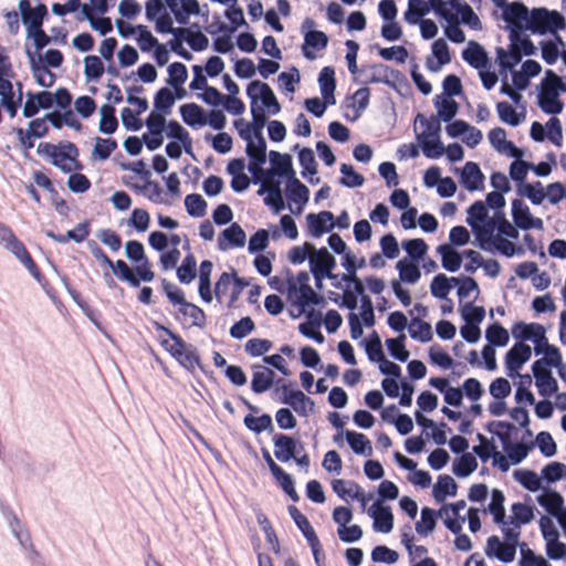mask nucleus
Here are the masks:
<instances>
[{
	"label": "nucleus",
	"mask_w": 566,
	"mask_h": 566,
	"mask_svg": "<svg viewBox=\"0 0 566 566\" xmlns=\"http://www.w3.org/2000/svg\"><path fill=\"white\" fill-rule=\"evenodd\" d=\"M396 268L399 271L398 281L415 284L421 276L418 265L406 259L398 261Z\"/></svg>",
	"instance_id": "nucleus-51"
},
{
	"label": "nucleus",
	"mask_w": 566,
	"mask_h": 566,
	"mask_svg": "<svg viewBox=\"0 0 566 566\" xmlns=\"http://www.w3.org/2000/svg\"><path fill=\"white\" fill-rule=\"evenodd\" d=\"M1 106L9 113L10 117L13 118L17 115L18 108L22 102V93L20 92L18 97H14L13 85L8 86L3 91H0Z\"/></svg>",
	"instance_id": "nucleus-54"
},
{
	"label": "nucleus",
	"mask_w": 566,
	"mask_h": 566,
	"mask_svg": "<svg viewBox=\"0 0 566 566\" xmlns=\"http://www.w3.org/2000/svg\"><path fill=\"white\" fill-rule=\"evenodd\" d=\"M113 269L114 273L123 281H126L129 285L134 287H138L140 285L142 279L136 274V271H133L125 261L117 260L116 262H113V266H109Z\"/></svg>",
	"instance_id": "nucleus-55"
},
{
	"label": "nucleus",
	"mask_w": 566,
	"mask_h": 566,
	"mask_svg": "<svg viewBox=\"0 0 566 566\" xmlns=\"http://www.w3.org/2000/svg\"><path fill=\"white\" fill-rule=\"evenodd\" d=\"M497 220L495 218L486 219L484 222L479 224H474L471 222V228L475 233L476 240L479 241V245L483 250H490V245L493 242L494 238L493 232L496 228Z\"/></svg>",
	"instance_id": "nucleus-28"
},
{
	"label": "nucleus",
	"mask_w": 566,
	"mask_h": 566,
	"mask_svg": "<svg viewBox=\"0 0 566 566\" xmlns=\"http://www.w3.org/2000/svg\"><path fill=\"white\" fill-rule=\"evenodd\" d=\"M168 84L175 87L176 90L186 82L188 77V71L185 64L180 62H174L168 66Z\"/></svg>",
	"instance_id": "nucleus-64"
},
{
	"label": "nucleus",
	"mask_w": 566,
	"mask_h": 566,
	"mask_svg": "<svg viewBox=\"0 0 566 566\" xmlns=\"http://www.w3.org/2000/svg\"><path fill=\"white\" fill-rule=\"evenodd\" d=\"M179 313L190 318V326L203 328L207 324V316L202 308L190 302L179 307Z\"/></svg>",
	"instance_id": "nucleus-47"
},
{
	"label": "nucleus",
	"mask_w": 566,
	"mask_h": 566,
	"mask_svg": "<svg viewBox=\"0 0 566 566\" xmlns=\"http://www.w3.org/2000/svg\"><path fill=\"white\" fill-rule=\"evenodd\" d=\"M410 337L421 343L432 339L431 325L418 317H413L409 324Z\"/></svg>",
	"instance_id": "nucleus-48"
},
{
	"label": "nucleus",
	"mask_w": 566,
	"mask_h": 566,
	"mask_svg": "<svg viewBox=\"0 0 566 566\" xmlns=\"http://www.w3.org/2000/svg\"><path fill=\"white\" fill-rule=\"evenodd\" d=\"M496 55L499 65L503 71L513 69L522 60L521 48L516 41L511 43L509 52L503 48H497Z\"/></svg>",
	"instance_id": "nucleus-34"
},
{
	"label": "nucleus",
	"mask_w": 566,
	"mask_h": 566,
	"mask_svg": "<svg viewBox=\"0 0 566 566\" xmlns=\"http://www.w3.org/2000/svg\"><path fill=\"white\" fill-rule=\"evenodd\" d=\"M511 523L524 525L528 524L534 518L533 507L527 504L521 502L514 503L511 507Z\"/></svg>",
	"instance_id": "nucleus-61"
},
{
	"label": "nucleus",
	"mask_w": 566,
	"mask_h": 566,
	"mask_svg": "<svg viewBox=\"0 0 566 566\" xmlns=\"http://www.w3.org/2000/svg\"><path fill=\"white\" fill-rule=\"evenodd\" d=\"M421 149L423 151V155L427 158L437 159L440 158L444 154V146L439 139V136L437 137H428V138H421L418 139Z\"/></svg>",
	"instance_id": "nucleus-58"
},
{
	"label": "nucleus",
	"mask_w": 566,
	"mask_h": 566,
	"mask_svg": "<svg viewBox=\"0 0 566 566\" xmlns=\"http://www.w3.org/2000/svg\"><path fill=\"white\" fill-rule=\"evenodd\" d=\"M269 156L272 164V169L270 171L279 176L294 177L290 155L271 150Z\"/></svg>",
	"instance_id": "nucleus-39"
},
{
	"label": "nucleus",
	"mask_w": 566,
	"mask_h": 566,
	"mask_svg": "<svg viewBox=\"0 0 566 566\" xmlns=\"http://www.w3.org/2000/svg\"><path fill=\"white\" fill-rule=\"evenodd\" d=\"M478 468V461L473 454L464 452L453 463V473L459 478H467Z\"/></svg>",
	"instance_id": "nucleus-46"
},
{
	"label": "nucleus",
	"mask_w": 566,
	"mask_h": 566,
	"mask_svg": "<svg viewBox=\"0 0 566 566\" xmlns=\"http://www.w3.org/2000/svg\"><path fill=\"white\" fill-rule=\"evenodd\" d=\"M443 514H448V507H441L439 511L422 507L421 518L416 523V532L422 537L428 536L436 528L437 517H443Z\"/></svg>",
	"instance_id": "nucleus-23"
},
{
	"label": "nucleus",
	"mask_w": 566,
	"mask_h": 566,
	"mask_svg": "<svg viewBox=\"0 0 566 566\" xmlns=\"http://www.w3.org/2000/svg\"><path fill=\"white\" fill-rule=\"evenodd\" d=\"M286 195L290 201L300 205L297 213L302 211V207L308 201L310 191L295 176L289 178Z\"/></svg>",
	"instance_id": "nucleus-31"
},
{
	"label": "nucleus",
	"mask_w": 566,
	"mask_h": 566,
	"mask_svg": "<svg viewBox=\"0 0 566 566\" xmlns=\"http://www.w3.org/2000/svg\"><path fill=\"white\" fill-rule=\"evenodd\" d=\"M430 10L434 11L432 0H408V9L405 12V20L410 24H418Z\"/></svg>",
	"instance_id": "nucleus-30"
},
{
	"label": "nucleus",
	"mask_w": 566,
	"mask_h": 566,
	"mask_svg": "<svg viewBox=\"0 0 566 566\" xmlns=\"http://www.w3.org/2000/svg\"><path fill=\"white\" fill-rule=\"evenodd\" d=\"M99 132L103 134H113L118 127V120L115 116V108L109 104H104L101 109Z\"/></svg>",
	"instance_id": "nucleus-43"
},
{
	"label": "nucleus",
	"mask_w": 566,
	"mask_h": 566,
	"mask_svg": "<svg viewBox=\"0 0 566 566\" xmlns=\"http://www.w3.org/2000/svg\"><path fill=\"white\" fill-rule=\"evenodd\" d=\"M247 94L251 98L253 105L258 99H261L263 106L270 114H277L281 111V105L275 97L272 88L263 82L253 81L248 85Z\"/></svg>",
	"instance_id": "nucleus-8"
},
{
	"label": "nucleus",
	"mask_w": 566,
	"mask_h": 566,
	"mask_svg": "<svg viewBox=\"0 0 566 566\" xmlns=\"http://www.w3.org/2000/svg\"><path fill=\"white\" fill-rule=\"evenodd\" d=\"M346 440L355 453L365 455L371 454V443L364 433L346 431Z\"/></svg>",
	"instance_id": "nucleus-42"
},
{
	"label": "nucleus",
	"mask_w": 566,
	"mask_h": 566,
	"mask_svg": "<svg viewBox=\"0 0 566 566\" xmlns=\"http://www.w3.org/2000/svg\"><path fill=\"white\" fill-rule=\"evenodd\" d=\"M243 422L249 430L255 433H261L262 431L273 429L272 418L268 413H263L260 417L247 415L243 419Z\"/></svg>",
	"instance_id": "nucleus-59"
},
{
	"label": "nucleus",
	"mask_w": 566,
	"mask_h": 566,
	"mask_svg": "<svg viewBox=\"0 0 566 566\" xmlns=\"http://www.w3.org/2000/svg\"><path fill=\"white\" fill-rule=\"evenodd\" d=\"M126 256L138 263L135 268L136 274L144 282H151L155 279V273L151 270V264L145 255V249L142 242L136 240L127 241L125 244Z\"/></svg>",
	"instance_id": "nucleus-7"
},
{
	"label": "nucleus",
	"mask_w": 566,
	"mask_h": 566,
	"mask_svg": "<svg viewBox=\"0 0 566 566\" xmlns=\"http://www.w3.org/2000/svg\"><path fill=\"white\" fill-rule=\"evenodd\" d=\"M374 518V528L381 533H389L394 528V515L389 506L375 503L368 511Z\"/></svg>",
	"instance_id": "nucleus-21"
},
{
	"label": "nucleus",
	"mask_w": 566,
	"mask_h": 566,
	"mask_svg": "<svg viewBox=\"0 0 566 566\" xmlns=\"http://www.w3.org/2000/svg\"><path fill=\"white\" fill-rule=\"evenodd\" d=\"M441 255V264L449 272H457L462 263V255L451 245L441 244L437 249Z\"/></svg>",
	"instance_id": "nucleus-36"
},
{
	"label": "nucleus",
	"mask_w": 566,
	"mask_h": 566,
	"mask_svg": "<svg viewBox=\"0 0 566 566\" xmlns=\"http://www.w3.org/2000/svg\"><path fill=\"white\" fill-rule=\"evenodd\" d=\"M512 217L515 226L522 230L543 228L542 219L533 218L530 208L521 199H514L512 201Z\"/></svg>",
	"instance_id": "nucleus-13"
},
{
	"label": "nucleus",
	"mask_w": 566,
	"mask_h": 566,
	"mask_svg": "<svg viewBox=\"0 0 566 566\" xmlns=\"http://www.w3.org/2000/svg\"><path fill=\"white\" fill-rule=\"evenodd\" d=\"M117 148V142L113 138H95V145L92 150V158L104 161L109 158Z\"/></svg>",
	"instance_id": "nucleus-49"
},
{
	"label": "nucleus",
	"mask_w": 566,
	"mask_h": 566,
	"mask_svg": "<svg viewBox=\"0 0 566 566\" xmlns=\"http://www.w3.org/2000/svg\"><path fill=\"white\" fill-rule=\"evenodd\" d=\"M241 138L247 140V155L250 161L265 163L266 143L263 136H252L250 128H243L239 132Z\"/></svg>",
	"instance_id": "nucleus-16"
},
{
	"label": "nucleus",
	"mask_w": 566,
	"mask_h": 566,
	"mask_svg": "<svg viewBox=\"0 0 566 566\" xmlns=\"http://www.w3.org/2000/svg\"><path fill=\"white\" fill-rule=\"evenodd\" d=\"M504 18L509 23L522 28L521 22H528L530 11L523 3L513 2L504 11Z\"/></svg>",
	"instance_id": "nucleus-45"
},
{
	"label": "nucleus",
	"mask_w": 566,
	"mask_h": 566,
	"mask_svg": "<svg viewBox=\"0 0 566 566\" xmlns=\"http://www.w3.org/2000/svg\"><path fill=\"white\" fill-rule=\"evenodd\" d=\"M282 402L290 405L300 416H306L314 408V401L301 390L290 391Z\"/></svg>",
	"instance_id": "nucleus-29"
},
{
	"label": "nucleus",
	"mask_w": 566,
	"mask_h": 566,
	"mask_svg": "<svg viewBox=\"0 0 566 566\" xmlns=\"http://www.w3.org/2000/svg\"><path fill=\"white\" fill-rule=\"evenodd\" d=\"M432 53L438 60L436 64L430 57L427 60V67L432 72H438L442 65H446L451 61L449 46L443 39H438L433 42Z\"/></svg>",
	"instance_id": "nucleus-35"
},
{
	"label": "nucleus",
	"mask_w": 566,
	"mask_h": 566,
	"mask_svg": "<svg viewBox=\"0 0 566 566\" xmlns=\"http://www.w3.org/2000/svg\"><path fill=\"white\" fill-rule=\"evenodd\" d=\"M38 151L48 156L51 159V164L65 174L83 169V164L78 159L80 150L74 143L61 142L57 145L42 143L39 145Z\"/></svg>",
	"instance_id": "nucleus-2"
},
{
	"label": "nucleus",
	"mask_w": 566,
	"mask_h": 566,
	"mask_svg": "<svg viewBox=\"0 0 566 566\" xmlns=\"http://www.w3.org/2000/svg\"><path fill=\"white\" fill-rule=\"evenodd\" d=\"M165 2L180 24H186L191 14L200 12L197 0H165Z\"/></svg>",
	"instance_id": "nucleus-19"
},
{
	"label": "nucleus",
	"mask_w": 566,
	"mask_h": 566,
	"mask_svg": "<svg viewBox=\"0 0 566 566\" xmlns=\"http://www.w3.org/2000/svg\"><path fill=\"white\" fill-rule=\"evenodd\" d=\"M156 328L163 331L168 338L159 336L161 347L168 352L184 368L189 371H195L200 367V356L196 347L187 344L180 335L166 328L161 324H156Z\"/></svg>",
	"instance_id": "nucleus-1"
},
{
	"label": "nucleus",
	"mask_w": 566,
	"mask_h": 566,
	"mask_svg": "<svg viewBox=\"0 0 566 566\" xmlns=\"http://www.w3.org/2000/svg\"><path fill=\"white\" fill-rule=\"evenodd\" d=\"M29 61H30V67L32 71V74L35 78V82L43 87H52L56 81V76L53 72L49 70L48 66L41 64V59L39 61L35 60L34 54L27 51Z\"/></svg>",
	"instance_id": "nucleus-25"
},
{
	"label": "nucleus",
	"mask_w": 566,
	"mask_h": 566,
	"mask_svg": "<svg viewBox=\"0 0 566 566\" xmlns=\"http://www.w3.org/2000/svg\"><path fill=\"white\" fill-rule=\"evenodd\" d=\"M185 206L188 214L191 217L200 218L206 214L207 202L200 195L191 193L186 196Z\"/></svg>",
	"instance_id": "nucleus-62"
},
{
	"label": "nucleus",
	"mask_w": 566,
	"mask_h": 566,
	"mask_svg": "<svg viewBox=\"0 0 566 566\" xmlns=\"http://www.w3.org/2000/svg\"><path fill=\"white\" fill-rule=\"evenodd\" d=\"M446 2L454 10L453 14H457L458 19L460 18L459 22L461 21L473 30L482 28L479 17L465 0H448Z\"/></svg>",
	"instance_id": "nucleus-20"
},
{
	"label": "nucleus",
	"mask_w": 566,
	"mask_h": 566,
	"mask_svg": "<svg viewBox=\"0 0 566 566\" xmlns=\"http://www.w3.org/2000/svg\"><path fill=\"white\" fill-rule=\"evenodd\" d=\"M560 92H566V84L554 71L547 70L542 80L539 93L559 94Z\"/></svg>",
	"instance_id": "nucleus-50"
},
{
	"label": "nucleus",
	"mask_w": 566,
	"mask_h": 566,
	"mask_svg": "<svg viewBox=\"0 0 566 566\" xmlns=\"http://www.w3.org/2000/svg\"><path fill=\"white\" fill-rule=\"evenodd\" d=\"M434 12L443 18L448 22L446 28V35L454 43H462L465 41V35L462 29L459 27V19L457 14H453L451 10L447 8L444 0H432Z\"/></svg>",
	"instance_id": "nucleus-9"
},
{
	"label": "nucleus",
	"mask_w": 566,
	"mask_h": 566,
	"mask_svg": "<svg viewBox=\"0 0 566 566\" xmlns=\"http://www.w3.org/2000/svg\"><path fill=\"white\" fill-rule=\"evenodd\" d=\"M505 496L499 489H493L491 493V502L489 504V512L493 515V520L496 524L504 523L505 509H504Z\"/></svg>",
	"instance_id": "nucleus-52"
},
{
	"label": "nucleus",
	"mask_w": 566,
	"mask_h": 566,
	"mask_svg": "<svg viewBox=\"0 0 566 566\" xmlns=\"http://www.w3.org/2000/svg\"><path fill=\"white\" fill-rule=\"evenodd\" d=\"M548 15V10L545 8L533 9L530 12V18L527 22V28L533 32L545 33L546 32V20Z\"/></svg>",
	"instance_id": "nucleus-63"
},
{
	"label": "nucleus",
	"mask_w": 566,
	"mask_h": 566,
	"mask_svg": "<svg viewBox=\"0 0 566 566\" xmlns=\"http://www.w3.org/2000/svg\"><path fill=\"white\" fill-rule=\"evenodd\" d=\"M485 337L492 347L505 346L510 339L509 332L500 323L491 324L485 331Z\"/></svg>",
	"instance_id": "nucleus-56"
},
{
	"label": "nucleus",
	"mask_w": 566,
	"mask_h": 566,
	"mask_svg": "<svg viewBox=\"0 0 566 566\" xmlns=\"http://www.w3.org/2000/svg\"><path fill=\"white\" fill-rule=\"evenodd\" d=\"M512 335L520 342L531 340L534 343L536 355L543 354V346L546 345V329L538 323L517 322L512 327Z\"/></svg>",
	"instance_id": "nucleus-6"
},
{
	"label": "nucleus",
	"mask_w": 566,
	"mask_h": 566,
	"mask_svg": "<svg viewBox=\"0 0 566 566\" xmlns=\"http://www.w3.org/2000/svg\"><path fill=\"white\" fill-rule=\"evenodd\" d=\"M538 104L546 114H559L563 111L564 103L559 99V94H538Z\"/></svg>",
	"instance_id": "nucleus-57"
},
{
	"label": "nucleus",
	"mask_w": 566,
	"mask_h": 566,
	"mask_svg": "<svg viewBox=\"0 0 566 566\" xmlns=\"http://www.w3.org/2000/svg\"><path fill=\"white\" fill-rule=\"evenodd\" d=\"M245 232L242 227L233 222L224 229L218 237V249L228 251L235 248H243L245 244Z\"/></svg>",
	"instance_id": "nucleus-14"
},
{
	"label": "nucleus",
	"mask_w": 566,
	"mask_h": 566,
	"mask_svg": "<svg viewBox=\"0 0 566 566\" xmlns=\"http://www.w3.org/2000/svg\"><path fill=\"white\" fill-rule=\"evenodd\" d=\"M308 233L314 238L322 237L334 227V214L331 211H321L319 213H308L306 216Z\"/></svg>",
	"instance_id": "nucleus-17"
},
{
	"label": "nucleus",
	"mask_w": 566,
	"mask_h": 566,
	"mask_svg": "<svg viewBox=\"0 0 566 566\" xmlns=\"http://www.w3.org/2000/svg\"><path fill=\"white\" fill-rule=\"evenodd\" d=\"M485 554L489 557H496L503 563H511L515 558L516 546L513 543L502 542L496 535H492L486 541Z\"/></svg>",
	"instance_id": "nucleus-15"
},
{
	"label": "nucleus",
	"mask_w": 566,
	"mask_h": 566,
	"mask_svg": "<svg viewBox=\"0 0 566 566\" xmlns=\"http://www.w3.org/2000/svg\"><path fill=\"white\" fill-rule=\"evenodd\" d=\"M484 176L478 164L468 161L461 174V184L469 191H475L482 188Z\"/></svg>",
	"instance_id": "nucleus-26"
},
{
	"label": "nucleus",
	"mask_w": 566,
	"mask_h": 566,
	"mask_svg": "<svg viewBox=\"0 0 566 566\" xmlns=\"http://www.w3.org/2000/svg\"><path fill=\"white\" fill-rule=\"evenodd\" d=\"M287 296L295 305L305 312L310 305H325V298L317 294L310 285V274L301 271L296 275V280H289Z\"/></svg>",
	"instance_id": "nucleus-4"
},
{
	"label": "nucleus",
	"mask_w": 566,
	"mask_h": 566,
	"mask_svg": "<svg viewBox=\"0 0 566 566\" xmlns=\"http://www.w3.org/2000/svg\"><path fill=\"white\" fill-rule=\"evenodd\" d=\"M308 263L310 270L317 283L324 279L334 280L337 277L333 274V270L336 268V260L326 248H314Z\"/></svg>",
	"instance_id": "nucleus-5"
},
{
	"label": "nucleus",
	"mask_w": 566,
	"mask_h": 566,
	"mask_svg": "<svg viewBox=\"0 0 566 566\" xmlns=\"http://www.w3.org/2000/svg\"><path fill=\"white\" fill-rule=\"evenodd\" d=\"M289 513L296 526L300 528L306 541L316 544V533L311 525L308 518L294 505L289 506Z\"/></svg>",
	"instance_id": "nucleus-38"
},
{
	"label": "nucleus",
	"mask_w": 566,
	"mask_h": 566,
	"mask_svg": "<svg viewBox=\"0 0 566 566\" xmlns=\"http://www.w3.org/2000/svg\"><path fill=\"white\" fill-rule=\"evenodd\" d=\"M45 122H46V119L44 116L43 118L32 119L29 123L28 130H24L23 128H17L15 133H17L21 144H25V139H31L33 137H36V138L44 137L49 132V128H48Z\"/></svg>",
	"instance_id": "nucleus-37"
},
{
	"label": "nucleus",
	"mask_w": 566,
	"mask_h": 566,
	"mask_svg": "<svg viewBox=\"0 0 566 566\" xmlns=\"http://www.w3.org/2000/svg\"><path fill=\"white\" fill-rule=\"evenodd\" d=\"M0 244L10 251L29 271L33 279L43 287L48 284L46 277L40 271L21 240L7 224L0 221Z\"/></svg>",
	"instance_id": "nucleus-3"
},
{
	"label": "nucleus",
	"mask_w": 566,
	"mask_h": 566,
	"mask_svg": "<svg viewBox=\"0 0 566 566\" xmlns=\"http://www.w3.org/2000/svg\"><path fill=\"white\" fill-rule=\"evenodd\" d=\"M197 275V260L192 253L187 254L177 268V277L184 284H189Z\"/></svg>",
	"instance_id": "nucleus-41"
},
{
	"label": "nucleus",
	"mask_w": 566,
	"mask_h": 566,
	"mask_svg": "<svg viewBox=\"0 0 566 566\" xmlns=\"http://www.w3.org/2000/svg\"><path fill=\"white\" fill-rule=\"evenodd\" d=\"M532 356V348L530 345L517 342L505 355V366L507 375L514 377L518 375V370L522 366L530 360Z\"/></svg>",
	"instance_id": "nucleus-11"
},
{
	"label": "nucleus",
	"mask_w": 566,
	"mask_h": 566,
	"mask_svg": "<svg viewBox=\"0 0 566 566\" xmlns=\"http://www.w3.org/2000/svg\"><path fill=\"white\" fill-rule=\"evenodd\" d=\"M532 371L535 378V385L541 396L551 397L557 392V380L553 377L552 371L547 367H542L538 361H534L532 365Z\"/></svg>",
	"instance_id": "nucleus-12"
},
{
	"label": "nucleus",
	"mask_w": 566,
	"mask_h": 566,
	"mask_svg": "<svg viewBox=\"0 0 566 566\" xmlns=\"http://www.w3.org/2000/svg\"><path fill=\"white\" fill-rule=\"evenodd\" d=\"M179 36H184L189 46L197 52L203 51L209 45L208 38L200 31L193 32L188 29L177 28Z\"/></svg>",
	"instance_id": "nucleus-53"
},
{
	"label": "nucleus",
	"mask_w": 566,
	"mask_h": 566,
	"mask_svg": "<svg viewBox=\"0 0 566 566\" xmlns=\"http://www.w3.org/2000/svg\"><path fill=\"white\" fill-rule=\"evenodd\" d=\"M458 484L454 479L448 474L439 475L438 481L433 486V497L438 503L444 502L446 497L455 496Z\"/></svg>",
	"instance_id": "nucleus-33"
},
{
	"label": "nucleus",
	"mask_w": 566,
	"mask_h": 566,
	"mask_svg": "<svg viewBox=\"0 0 566 566\" xmlns=\"http://www.w3.org/2000/svg\"><path fill=\"white\" fill-rule=\"evenodd\" d=\"M328 44V36L323 31L310 30L304 32L302 53L307 60L316 59L314 51L324 50Z\"/></svg>",
	"instance_id": "nucleus-18"
},
{
	"label": "nucleus",
	"mask_w": 566,
	"mask_h": 566,
	"mask_svg": "<svg viewBox=\"0 0 566 566\" xmlns=\"http://www.w3.org/2000/svg\"><path fill=\"white\" fill-rule=\"evenodd\" d=\"M463 60L472 67L481 70L488 66L489 57L485 50L475 41H470L462 51Z\"/></svg>",
	"instance_id": "nucleus-27"
},
{
	"label": "nucleus",
	"mask_w": 566,
	"mask_h": 566,
	"mask_svg": "<svg viewBox=\"0 0 566 566\" xmlns=\"http://www.w3.org/2000/svg\"><path fill=\"white\" fill-rule=\"evenodd\" d=\"M274 442V455L281 462H289L292 458H295L296 453V441L283 433H276L273 437Z\"/></svg>",
	"instance_id": "nucleus-24"
},
{
	"label": "nucleus",
	"mask_w": 566,
	"mask_h": 566,
	"mask_svg": "<svg viewBox=\"0 0 566 566\" xmlns=\"http://www.w3.org/2000/svg\"><path fill=\"white\" fill-rule=\"evenodd\" d=\"M537 501L551 515L559 517L564 514L560 513L564 500L557 492L547 491L541 494Z\"/></svg>",
	"instance_id": "nucleus-40"
},
{
	"label": "nucleus",
	"mask_w": 566,
	"mask_h": 566,
	"mask_svg": "<svg viewBox=\"0 0 566 566\" xmlns=\"http://www.w3.org/2000/svg\"><path fill=\"white\" fill-rule=\"evenodd\" d=\"M275 373L269 367L262 365L252 366L251 389L255 394H262L269 390L274 382Z\"/></svg>",
	"instance_id": "nucleus-22"
},
{
	"label": "nucleus",
	"mask_w": 566,
	"mask_h": 566,
	"mask_svg": "<svg viewBox=\"0 0 566 566\" xmlns=\"http://www.w3.org/2000/svg\"><path fill=\"white\" fill-rule=\"evenodd\" d=\"M182 120L191 127L203 126L207 124V116L203 109L196 103H187L180 106Z\"/></svg>",
	"instance_id": "nucleus-32"
},
{
	"label": "nucleus",
	"mask_w": 566,
	"mask_h": 566,
	"mask_svg": "<svg viewBox=\"0 0 566 566\" xmlns=\"http://www.w3.org/2000/svg\"><path fill=\"white\" fill-rule=\"evenodd\" d=\"M19 10L21 12L22 22L27 27V33L42 28L43 20L48 14L45 4L40 3L35 8H32L29 0H20Z\"/></svg>",
	"instance_id": "nucleus-10"
},
{
	"label": "nucleus",
	"mask_w": 566,
	"mask_h": 566,
	"mask_svg": "<svg viewBox=\"0 0 566 566\" xmlns=\"http://www.w3.org/2000/svg\"><path fill=\"white\" fill-rule=\"evenodd\" d=\"M167 136L179 140L182 144L185 150L187 153H190L192 144L191 137L189 133L177 120H170L168 123Z\"/></svg>",
	"instance_id": "nucleus-60"
},
{
	"label": "nucleus",
	"mask_w": 566,
	"mask_h": 566,
	"mask_svg": "<svg viewBox=\"0 0 566 566\" xmlns=\"http://www.w3.org/2000/svg\"><path fill=\"white\" fill-rule=\"evenodd\" d=\"M499 118L511 126H518L525 118V115L518 114L515 108L507 102H499L496 104Z\"/></svg>",
	"instance_id": "nucleus-44"
}]
</instances>
